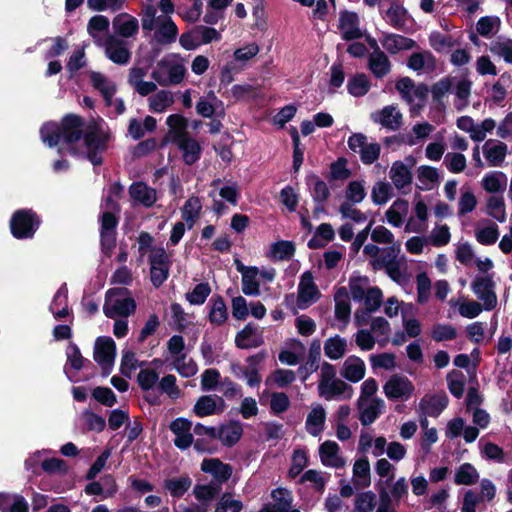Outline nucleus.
I'll list each match as a JSON object with an SVG mask.
<instances>
[{"instance_id": "nucleus-51", "label": "nucleus", "mask_w": 512, "mask_h": 512, "mask_svg": "<svg viewBox=\"0 0 512 512\" xmlns=\"http://www.w3.org/2000/svg\"><path fill=\"white\" fill-rule=\"evenodd\" d=\"M430 46L438 53L444 52L456 45V41L451 35L442 34L439 31H433L429 35Z\"/></svg>"}, {"instance_id": "nucleus-24", "label": "nucleus", "mask_w": 512, "mask_h": 512, "mask_svg": "<svg viewBox=\"0 0 512 512\" xmlns=\"http://www.w3.org/2000/svg\"><path fill=\"white\" fill-rule=\"evenodd\" d=\"M129 193L131 198L146 208L152 207L157 200L156 190L144 182L133 183L129 188Z\"/></svg>"}, {"instance_id": "nucleus-45", "label": "nucleus", "mask_w": 512, "mask_h": 512, "mask_svg": "<svg viewBox=\"0 0 512 512\" xmlns=\"http://www.w3.org/2000/svg\"><path fill=\"white\" fill-rule=\"evenodd\" d=\"M296 251L295 244L288 240H279L271 245V257L275 260H290Z\"/></svg>"}, {"instance_id": "nucleus-41", "label": "nucleus", "mask_w": 512, "mask_h": 512, "mask_svg": "<svg viewBox=\"0 0 512 512\" xmlns=\"http://www.w3.org/2000/svg\"><path fill=\"white\" fill-rule=\"evenodd\" d=\"M90 81L92 86L102 94L106 104L111 105L115 87L109 85L106 76L100 72L93 71L90 74Z\"/></svg>"}, {"instance_id": "nucleus-32", "label": "nucleus", "mask_w": 512, "mask_h": 512, "mask_svg": "<svg viewBox=\"0 0 512 512\" xmlns=\"http://www.w3.org/2000/svg\"><path fill=\"white\" fill-rule=\"evenodd\" d=\"M335 317L337 320L347 323L350 319L351 306L346 287H339L334 295Z\"/></svg>"}, {"instance_id": "nucleus-9", "label": "nucleus", "mask_w": 512, "mask_h": 512, "mask_svg": "<svg viewBox=\"0 0 512 512\" xmlns=\"http://www.w3.org/2000/svg\"><path fill=\"white\" fill-rule=\"evenodd\" d=\"M159 381V374L150 368L141 369L137 375V383L144 395V400L151 406H159L162 404L160 395L155 393L154 387Z\"/></svg>"}, {"instance_id": "nucleus-23", "label": "nucleus", "mask_w": 512, "mask_h": 512, "mask_svg": "<svg viewBox=\"0 0 512 512\" xmlns=\"http://www.w3.org/2000/svg\"><path fill=\"white\" fill-rule=\"evenodd\" d=\"M365 371L364 361L358 356L351 355L345 360L341 374L346 380L357 383L364 378Z\"/></svg>"}, {"instance_id": "nucleus-4", "label": "nucleus", "mask_w": 512, "mask_h": 512, "mask_svg": "<svg viewBox=\"0 0 512 512\" xmlns=\"http://www.w3.org/2000/svg\"><path fill=\"white\" fill-rule=\"evenodd\" d=\"M41 223L40 216L33 209L22 208L12 214L9 221V228L15 239H31L34 237Z\"/></svg>"}, {"instance_id": "nucleus-28", "label": "nucleus", "mask_w": 512, "mask_h": 512, "mask_svg": "<svg viewBox=\"0 0 512 512\" xmlns=\"http://www.w3.org/2000/svg\"><path fill=\"white\" fill-rule=\"evenodd\" d=\"M338 452L339 445L336 442L327 440L322 443L319 447V455L322 464L328 467H342L344 461L338 456Z\"/></svg>"}, {"instance_id": "nucleus-36", "label": "nucleus", "mask_w": 512, "mask_h": 512, "mask_svg": "<svg viewBox=\"0 0 512 512\" xmlns=\"http://www.w3.org/2000/svg\"><path fill=\"white\" fill-rule=\"evenodd\" d=\"M388 23L397 30H404L408 18L407 9L400 5L397 0L393 1L386 11Z\"/></svg>"}, {"instance_id": "nucleus-6", "label": "nucleus", "mask_w": 512, "mask_h": 512, "mask_svg": "<svg viewBox=\"0 0 512 512\" xmlns=\"http://www.w3.org/2000/svg\"><path fill=\"white\" fill-rule=\"evenodd\" d=\"M100 222V247L106 257H111L117 243L119 218L111 211L102 212Z\"/></svg>"}, {"instance_id": "nucleus-56", "label": "nucleus", "mask_w": 512, "mask_h": 512, "mask_svg": "<svg viewBox=\"0 0 512 512\" xmlns=\"http://www.w3.org/2000/svg\"><path fill=\"white\" fill-rule=\"evenodd\" d=\"M308 466V455L302 449H296L293 451L292 464L288 470V476L291 479L296 478Z\"/></svg>"}, {"instance_id": "nucleus-44", "label": "nucleus", "mask_w": 512, "mask_h": 512, "mask_svg": "<svg viewBox=\"0 0 512 512\" xmlns=\"http://www.w3.org/2000/svg\"><path fill=\"white\" fill-rule=\"evenodd\" d=\"M221 490L219 485L212 482L209 484H196L193 488V495L202 504H207L214 500Z\"/></svg>"}, {"instance_id": "nucleus-18", "label": "nucleus", "mask_w": 512, "mask_h": 512, "mask_svg": "<svg viewBox=\"0 0 512 512\" xmlns=\"http://www.w3.org/2000/svg\"><path fill=\"white\" fill-rule=\"evenodd\" d=\"M321 357V341L320 339H313L309 352H308V360L304 365H301L298 368V373L302 382H305L312 373L316 372L319 369V361Z\"/></svg>"}, {"instance_id": "nucleus-38", "label": "nucleus", "mask_w": 512, "mask_h": 512, "mask_svg": "<svg viewBox=\"0 0 512 512\" xmlns=\"http://www.w3.org/2000/svg\"><path fill=\"white\" fill-rule=\"evenodd\" d=\"M390 178L397 189H401L412 183V173L401 161L393 163L390 170Z\"/></svg>"}, {"instance_id": "nucleus-37", "label": "nucleus", "mask_w": 512, "mask_h": 512, "mask_svg": "<svg viewBox=\"0 0 512 512\" xmlns=\"http://www.w3.org/2000/svg\"><path fill=\"white\" fill-rule=\"evenodd\" d=\"M371 88V83L365 73H356L347 82V91L354 97L366 95Z\"/></svg>"}, {"instance_id": "nucleus-12", "label": "nucleus", "mask_w": 512, "mask_h": 512, "mask_svg": "<svg viewBox=\"0 0 512 512\" xmlns=\"http://www.w3.org/2000/svg\"><path fill=\"white\" fill-rule=\"evenodd\" d=\"M359 17L356 12L343 10L340 12L338 28L342 32V39L352 41L362 38L363 34L359 28Z\"/></svg>"}, {"instance_id": "nucleus-5", "label": "nucleus", "mask_w": 512, "mask_h": 512, "mask_svg": "<svg viewBox=\"0 0 512 512\" xmlns=\"http://www.w3.org/2000/svg\"><path fill=\"white\" fill-rule=\"evenodd\" d=\"M401 98L411 106V112L420 111L427 100L429 88L425 83L415 85L410 77H401L395 84Z\"/></svg>"}, {"instance_id": "nucleus-27", "label": "nucleus", "mask_w": 512, "mask_h": 512, "mask_svg": "<svg viewBox=\"0 0 512 512\" xmlns=\"http://www.w3.org/2000/svg\"><path fill=\"white\" fill-rule=\"evenodd\" d=\"M209 305V322L216 326L223 325L228 319V310L224 298L219 294H214L209 300Z\"/></svg>"}, {"instance_id": "nucleus-30", "label": "nucleus", "mask_w": 512, "mask_h": 512, "mask_svg": "<svg viewBox=\"0 0 512 512\" xmlns=\"http://www.w3.org/2000/svg\"><path fill=\"white\" fill-rule=\"evenodd\" d=\"M368 68L377 79H382L391 71V62L383 52L371 53L368 59Z\"/></svg>"}, {"instance_id": "nucleus-53", "label": "nucleus", "mask_w": 512, "mask_h": 512, "mask_svg": "<svg viewBox=\"0 0 512 512\" xmlns=\"http://www.w3.org/2000/svg\"><path fill=\"white\" fill-rule=\"evenodd\" d=\"M211 293V287L208 282L197 284L191 292L186 293V300L191 305H202Z\"/></svg>"}, {"instance_id": "nucleus-26", "label": "nucleus", "mask_w": 512, "mask_h": 512, "mask_svg": "<svg viewBox=\"0 0 512 512\" xmlns=\"http://www.w3.org/2000/svg\"><path fill=\"white\" fill-rule=\"evenodd\" d=\"M116 344L109 336H100L96 339L94 345V360L97 363L102 361L115 360Z\"/></svg>"}, {"instance_id": "nucleus-8", "label": "nucleus", "mask_w": 512, "mask_h": 512, "mask_svg": "<svg viewBox=\"0 0 512 512\" xmlns=\"http://www.w3.org/2000/svg\"><path fill=\"white\" fill-rule=\"evenodd\" d=\"M384 393L389 400H408L415 388L413 383L405 376L392 375L383 387Z\"/></svg>"}, {"instance_id": "nucleus-33", "label": "nucleus", "mask_w": 512, "mask_h": 512, "mask_svg": "<svg viewBox=\"0 0 512 512\" xmlns=\"http://www.w3.org/2000/svg\"><path fill=\"white\" fill-rule=\"evenodd\" d=\"M354 485L356 488H367L371 484L370 463L366 456L359 458L353 465Z\"/></svg>"}, {"instance_id": "nucleus-15", "label": "nucleus", "mask_w": 512, "mask_h": 512, "mask_svg": "<svg viewBox=\"0 0 512 512\" xmlns=\"http://www.w3.org/2000/svg\"><path fill=\"white\" fill-rule=\"evenodd\" d=\"M321 293L314 282V277L311 271H305L298 285V302L310 304L318 300Z\"/></svg>"}, {"instance_id": "nucleus-63", "label": "nucleus", "mask_w": 512, "mask_h": 512, "mask_svg": "<svg viewBox=\"0 0 512 512\" xmlns=\"http://www.w3.org/2000/svg\"><path fill=\"white\" fill-rule=\"evenodd\" d=\"M174 365L177 372L185 378L194 376L198 370L196 363L192 359L186 361V354H181L180 356L176 357L174 360Z\"/></svg>"}, {"instance_id": "nucleus-34", "label": "nucleus", "mask_w": 512, "mask_h": 512, "mask_svg": "<svg viewBox=\"0 0 512 512\" xmlns=\"http://www.w3.org/2000/svg\"><path fill=\"white\" fill-rule=\"evenodd\" d=\"M192 480L188 475L177 478H167L163 481V488L173 498H181L191 487Z\"/></svg>"}, {"instance_id": "nucleus-59", "label": "nucleus", "mask_w": 512, "mask_h": 512, "mask_svg": "<svg viewBox=\"0 0 512 512\" xmlns=\"http://www.w3.org/2000/svg\"><path fill=\"white\" fill-rule=\"evenodd\" d=\"M143 364L144 362H138L134 351L124 350L121 358L120 373L123 376L130 378L132 371L135 370L138 366H142Z\"/></svg>"}, {"instance_id": "nucleus-58", "label": "nucleus", "mask_w": 512, "mask_h": 512, "mask_svg": "<svg viewBox=\"0 0 512 512\" xmlns=\"http://www.w3.org/2000/svg\"><path fill=\"white\" fill-rule=\"evenodd\" d=\"M431 337L436 342L451 341L457 337L456 328L449 324H435Z\"/></svg>"}, {"instance_id": "nucleus-7", "label": "nucleus", "mask_w": 512, "mask_h": 512, "mask_svg": "<svg viewBox=\"0 0 512 512\" xmlns=\"http://www.w3.org/2000/svg\"><path fill=\"white\" fill-rule=\"evenodd\" d=\"M495 282L491 275L477 276L471 283L472 291L483 301V307L487 311L493 310L497 305V296L494 292Z\"/></svg>"}, {"instance_id": "nucleus-43", "label": "nucleus", "mask_w": 512, "mask_h": 512, "mask_svg": "<svg viewBox=\"0 0 512 512\" xmlns=\"http://www.w3.org/2000/svg\"><path fill=\"white\" fill-rule=\"evenodd\" d=\"M409 203L405 199L398 198L386 211V218L389 224L394 227H400L403 224L402 214L408 211Z\"/></svg>"}, {"instance_id": "nucleus-2", "label": "nucleus", "mask_w": 512, "mask_h": 512, "mask_svg": "<svg viewBox=\"0 0 512 512\" xmlns=\"http://www.w3.org/2000/svg\"><path fill=\"white\" fill-rule=\"evenodd\" d=\"M113 138L112 132L102 119H91L82 138L85 151L81 154L94 167L101 166L104 162L103 154Z\"/></svg>"}, {"instance_id": "nucleus-20", "label": "nucleus", "mask_w": 512, "mask_h": 512, "mask_svg": "<svg viewBox=\"0 0 512 512\" xmlns=\"http://www.w3.org/2000/svg\"><path fill=\"white\" fill-rule=\"evenodd\" d=\"M166 124L169 128L167 138H169V141H171L172 143H175L176 141L189 136L187 132L189 124L188 119L183 115H169L166 119ZM167 141L168 139L162 143V146L165 145Z\"/></svg>"}, {"instance_id": "nucleus-21", "label": "nucleus", "mask_w": 512, "mask_h": 512, "mask_svg": "<svg viewBox=\"0 0 512 512\" xmlns=\"http://www.w3.org/2000/svg\"><path fill=\"white\" fill-rule=\"evenodd\" d=\"M381 44L392 55L403 50H410L416 46V42L413 39L394 33L385 34Z\"/></svg>"}, {"instance_id": "nucleus-49", "label": "nucleus", "mask_w": 512, "mask_h": 512, "mask_svg": "<svg viewBox=\"0 0 512 512\" xmlns=\"http://www.w3.org/2000/svg\"><path fill=\"white\" fill-rule=\"evenodd\" d=\"M384 401L381 398H373L370 405L360 414V422L363 426H368L376 421L382 413Z\"/></svg>"}, {"instance_id": "nucleus-1", "label": "nucleus", "mask_w": 512, "mask_h": 512, "mask_svg": "<svg viewBox=\"0 0 512 512\" xmlns=\"http://www.w3.org/2000/svg\"><path fill=\"white\" fill-rule=\"evenodd\" d=\"M87 123L82 116L69 113L62 117L60 123H44L40 128V136L50 148L62 141L69 145L71 155H78L80 152L73 145L83 138Z\"/></svg>"}, {"instance_id": "nucleus-25", "label": "nucleus", "mask_w": 512, "mask_h": 512, "mask_svg": "<svg viewBox=\"0 0 512 512\" xmlns=\"http://www.w3.org/2000/svg\"><path fill=\"white\" fill-rule=\"evenodd\" d=\"M310 188L311 197L314 203L327 202L330 198V189L327 183L315 173H310L305 178Z\"/></svg>"}, {"instance_id": "nucleus-60", "label": "nucleus", "mask_w": 512, "mask_h": 512, "mask_svg": "<svg viewBox=\"0 0 512 512\" xmlns=\"http://www.w3.org/2000/svg\"><path fill=\"white\" fill-rule=\"evenodd\" d=\"M476 240L482 245H492L496 243L499 237L498 226L495 223H491L490 226L476 230Z\"/></svg>"}, {"instance_id": "nucleus-50", "label": "nucleus", "mask_w": 512, "mask_h": 512, "mask_svg": "<svg viewBox=\"0 0 512 512\" xmlns=\"http://www.w3.org/2000/svg\"><path fill=\"white\" fill-rule=\"evenodd\" d=\"M447 385L450 393L457 399H460L465 390V377L461 371L452 370L447 374Z\"/></svg>"}, {"instance_id": "nucleus-47", "label": "nucleus", "mask_w": 512, "mask_h": 512, "mask_svg": "<svg viewBox=\"0 0 512 512\" xmlns=\"http://www.w3.org/2000/svg\"><path fill=\"white\" fill-rule=\"evenodd\" d=\"M351 174V170L347 168V159L339 157L330 164V171L326 178L329 183H332L337 180L344 181L350 178Z\"/></svg>"}, {"instance_id": "nucleus-13", "label": "nucleus", "mask_w": 512, "mask_h": 512, "mask_svg": "<svg viewBox=\"0 0 512 512\" xmlns=\"http://www.w3.org/2000/svg\"><path fill=\"white\" fill-rule=\"evenodd\" d=\"M264 343L263 335L253 323L249 322L235 336V346L239 349L257 348Z\"/></svg>"}, {"instance_id": "nucleus-14", "label": "nucleus", "mask_w": 512, "mask_h": 512, "mask_svg": "<svg viewBox=\"0 0 512 512\" xmlns=\"http://www.w3.org/2000/svg\"><path fill=\"white\" fill-rule=\"evenodd\" d=\"M449 398L445 392L439 394L426 395L419 403V409L423 415L438 417L447 407Z\"/></svg>"}, {"instance_id": "nucleus-48", "label": "nucleus", "mask_w": 512, "mask_h": 512, "mask_svg": "<svg viewBox=\"0 0 512 512\" xmlns=\"http://www.w3.org/2000/svg\"><path fill=\"white\" fill-rule=\"evenodd\" d=\"M259 274L258 267H253L249 273H244L241 280L242 292L247 296H258L260 295V284L256 280Z\"/></svg>"}, {"instance_id": "nucleus-52", "label": "nucleus", "mask_w": 512, "mask_h": 512, "mask_svg": "<svg viewBox=\"0 0 512 512\" xmlns=\"http://www.w3.org/2000/svg\"><path fill=\"white\" fill-rule=\"evenodd\" d=\"M176 381L177 379L175 375H165L160 381H158L157 389L160 393L166 394L170 399L176 400L181 396V390L177 386Z\"/></svg>"}, {"instance_id": "nucleus-54", "label": "nucleus", "mask_w": 512, "mask_h": 512, "mask_svg": "<svg viewBox=\"0 0 512 512\" xmlns=\"http://www.w3.org/2000/svg\"><path fill=\"white\" fill-rule=\"evenodd\" d=\"M149 101L150 109L153 112L161 113L173 104V97L169 91L161 90L150 97Z\"/></svg>"}, {"instance_id": "nucleus-19", "label": "nucleus", "mask_w": 512, "mask_h": 512, "mask_svg": "<svg viewBox=\"0 0 512 512\" xmlns=\"http://www.w3.org/2000/svg\"><path fill=\"white\" fill-rule=\"evenodd\" d=\"M112 25L114 32L123 38H130L136 35L139 30L137 18L125 12L115 16Z\"/></svg>"}, {"instance_id": "nucleus-39", "label": "nucleus", "mask_w": 512, "mask_h": 512, "mask_svg": "<svg viewBox=\"0 0 512 512\" xmlns=\"http://www.w3.org/2000/svg\"><path fill=\"white\" fill-rule=\"evenodd\" d=\"M479 480V473L471 463L461 464L454 475V482L457 485H474Z\"/></svg>"}, {"instance_id": "nucleus-17", "label": "nucleus", "mask_w": 512, "mask_h": 512, "mask_svg": "<svg viewBox=\"0 0 512 512\" xmlns=\"http://www.w3.org/2000/svg\"><path fill=\"white\" fill-rule=\"evenodd\" d=\"M158 29L155 32V38L158 43L168 45L176 41L178 36V27L169 16L157 17Z\"/></svg>"}, {"instance_id": "nucleus-16", "label": "nucleus", "mask_w": 512, "mask_h": 512, "mask_svg": "<svg viewBox=\"0 0 512 512\" xmlns=\"http://www.w3.org/2000/svg\"><path fill=\"white\" fill-rule=\"evenodd\" d=\"M318 391L319 395L326 400H331L341 395H343L344 399H350L353 395V388L340 379H333L327 383L319 382Z\"/></svg>"}, {"instance_id": "nucleus-46", "label": "nucleus", "mask_w": 512, "mask_h": 512, "mask_svg": "<svg viewBox=\"0 0 512 512\" xmlns=\"http://www.w3.org/2000/svg\"><path fill=\"white\" fill-rule=\"evenodd\" d=\"M194 413L198 417L211 416L217 413V402L213 395H203L198 398L194 408Z\"/></svg>"}, {"instance_id": "nucleus-55", "label": "nucleus", "mask_w": 512, "mask_h": 512, "mask_svg": "<svg viewBox=\"0 0 512 512\" xmlns=\"http://www.w3.org/2000/svg\"><path fill=\"white\" fill-rule=\"evenodd\" d=\"M376 506V495L372 491L360 492L355 498L352 512H372Z\"/></svg>"}, {"instance_id": "nucleus-62", "label": "nucleus", "mask_w": 512, "mask_h": 512, "mask_svg": "<svg viewBox=\"0 0 512 512\" xmlns=\"http://www.w3.org/2000/svg\"><path fill=\"white\" fill-rule=\"evenodd\" d=\"M179 43L181 47L187 51L195 50L197 47H199L202 42L198 26H195L193 29L182 33L179 38Z\"/></svg>"}, {"instance_id": "nucleus-29", "label": "nucleus", "mask_w": 512, "mask_h": 512, "mask_svg": "<svg viewBox=\"0 0 512 512\" xmlns=\"http://www.w3.org/2000/svg\"><path fill=\"white\" fill-rule=\"evenodd\" d=\"M218 433L220 436H217V439H219L224 446L232 447L241 439L243 428L239 421L232 420L227 425H221Z\"/></svg>"}, {"instance_id": "nucleus-31", "label": "nucleus", "mask_w": 512, "mask_h": 512, "mask_svg": "<svg viewBox=\"0 0 512 512\" xmlns=\"http://www.w3.org/2000/svg\"><path fill=\"white\" fill-rule=\"evenodd\" d=\"M494 140H488L483 146V153L490 166H501L508 152V146L504 142L498 141L494 146L489 147Z\"/></svg>"}, {"instance_id": "nucleus-35", "label": "nucleus", "mask_w": 512, "mask_h": 512, "mask_svg": "<svg viewBox=\"0 0 512 512\" xmlns=\"http://www.w3.org/2000/svg\"><path fill=\"white\" fill-rule=\"evenodd\" d=\"M325 420V409L321 405L314 407L306 418V428L308 432L313 436H317L323 431Z\"/></svg>"}, {"instance_id": "nucleus-40", "label": "nucleus", "mask_w": 512, "mask_h": 512, "mask_svg": "<svg viewBox=\"0 0 512 512\" xmlns=\"http://www.w3.org/2000/svg\"><path fill=\"white\" fill-rule=\"evenodd\" d=\"M347 341L336 335L328 338L324 343V353L331 360H338L346 353Z\"/></svg>"}, {"instance_id": "nucleus-61", "label": "nucleus", "mask_w": 512, "mask_h": 512, "mask_svg": "<svg viewBox=\"0 0 512 512\" xmlns=\"http://www.w3.org/2000/svg\"><path fill=\"white\" fill-rule=\"evenodd\" d=\"M488 214L499 222L506 219L505 202L503 197L491 196L487 201Z\"/></svg>"}, {"instance_id": "nucleus-22", "label": "nucleus", "mask_w": 512, "mask_h": 512, "mask_svg": "<svg viewBox=\"0 0 512 512\" xmlns=\"http://www.w3.org/2000/svg\"><path fill=\"white\" fill-rule=\"evenodd\" d=\"M174 144L182 151V159L186 165H193L200 159L202 147L194 138L187 136Z\"/></svg>"}, {"instance_id": "nucleus-64", "label": "nucleus", "mask_w": 512, "mask_h": 512, "mask_svg": "<svg viewBox=\"0 0 512 512\" xmlns=\"http://www.w3.org/2000/svg\"><path fill=\"white\" fill-rule=\"evenodd\" d=\"M92 397L100 404L112 407L116 404L117 398L115 393L109 387L98 386L93 389Z\"/></svg>"}, {"instance_id": "nucleus-3", "label": "nucleus", "mask_w": 512, "mask_h": 512, "mask_svg": "<svg viewBox=\"0 0 512 512\" xmlns=\"http://www.w3.org/2000/svg\"><path fill=\"white\" fill-rule=\"evenodd\" d=\"M136 311V302L125 287L110 288L105 293L103 312L108 318L128 317Z\"/></svg>"}, {"instance_id": "nucleus-10", "label": "nucleus", "mask_w": 512, "mask_h": 512, "mask_svg": "<svg viewBox=\"0 0 512 512\" xmlns=\"http://www.w3.org/2000/svg\"><path fill=\"white\" fill-rule=\"evenodd\" d=\"M201 470L204 473L213 476L214 481L212 483L222 485L226 483L232 476L233 468L230 464L223 463L218 458H205L201 463Z\"/></svg>"}, {"instance_id": "nucleus-57", "label": "nucleus", "mask_w": 512, "mask_h": 512, "mask_svg": "<svg viewBox=\"0 0 512 512\" xmlns=\"http://www.w3.org/2000/svg\"><path fill=\"white\" fill-rule=\"evenodd\" d=\"M399 253V248L390 246L382 249L381 255L371 261L374 270H380L388 264L396 263V258Z\"/></svg>"}, {"instance_id": "nucleus-42", "label": "nucleus", "mask_w": 512, "mask_h": 512, "mask_svg": "<svg viewBox=\"0 0 512 512\" xmlns=\"http://www.w3.org/2000/svg\"><path fill=\"white\" fill-rule=\"evenodd\" d=\"M374 121L385 128L397 130L402 123V114L397 112L395 107L386 106L380 111L379 119L375 118Z\"/></svg>"}, {"instance_id": "nucleus-11", "label": "nucleus", "mask_w": 512, "mask_h": 512, "mask_svg": "<svg viewBox=\"0 0 512 512\" xmlns=\"http://www.w3.org/2000/svg\"><path fill=\"white\" fill-rule=\"evenodd\" d=\"M104 48L106 57L115 64L124 65L131 59V52L126 42L113 35L106 38Z\"/></svg>"}]
</instances>
